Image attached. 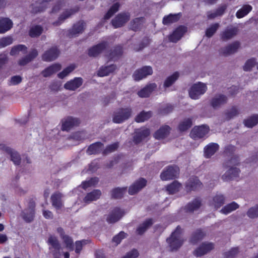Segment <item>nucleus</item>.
Wrapping results in <instances>:
<instances>
[{
	"label": "nucleus",
	"instance_id": "nucleus-14",
	"mask_svg": "<svg viewBox=\"0 0 258 258\" xmlns=\"http://www.w3.org/2000/svg\"><path fill=\"white\" fill-rule=\"evenodd\" d=\"M123 214L124 212L122 210L116 208L108 215L106 220L108 223H115L119 220Z\"/></svg>",
	"mask_w": 258,
	"mask_h": 258
},
{
	"label": "nucleus",
	"instance_id": "nucleus-57",
	"mask_svg": "<svg viewBox=\"0 0 258 258\" xmlns=\"http://www.w3.org/2000/svg\"><path fill=\"white\" fill-rule=\"evenodd\" d=\"M119 7V5L117 3L113 5L108 12L106 13V14L105 15L104 19L105 20L109 19L115 13H116L118 10Z\"/></svg>",
	"mask_w": 258,
	"mask_h": 258
},
{
	"label": "nucleus",
	"instance_id": "nucleus-60",
	"mask_svg": "<svg viewBox=\"0 0 258 258\" xmlns=\"http://www.w3.org/2000/svg\"><path fill=\"white\" fill-rule=\"evenodd\" d=\"M205 234L201 230H198L192 235L191 241L193 243L197 242L198 240L203 238Z\"/></svg>",
	"mask_w": 258,
	"mask_h": 258
},
{
	"label": "nucleus",
	"instance_id": "nucleus-31",
	"mask_svg": "<svg viewBox=\"0 0 258 258\" xmlns=\"http://www.w3.org/2000/svg\"><path fill=\"white\" fill-rule=\"evenodd\" d=\"M237 30L236 28L230 27H228L221 34V38L224 40H227L232 38L237 33Z\"/></svg>",
	"mask_w": 258,
	"mask_h": 258
},
{
	"label": "nucleus",
	"instance_id": "nucleus-44",
	"mask_svg": "<svg viewBox=\"0 0 258 258\" xmlns=\"http://www.w3.org/2000/svg\"><path fill=\"white\" fill-rule=\"evenodd\" d=\"M201 204V200L199 199H196L191 203H189L185 208L188 212H194L200 207Z\"/></svg>",
	"mask_w": 258,
	"mask_h": 258
},
{
	"label": "nucleus",
	"instance_id": "nucleus-54",
	"mask_svg": "<svg viewBox=\"0 0 258 258\" xmlns=\"http://www.w3.org/2000/svg\"><path fill=\"white\" fill-rule=\"evenodd\" d=\"M224 197L222 195H217L213 198L212 205L217 209L224 204Z\"/></svg>",
	"mask_w": 258,
	"mask_h": 258
},
{
	"label": "nucleus",
	"instance_id": "nucleus-59",
	"mask_svg": "<svg viewBox=\"0 0 258 258\" xmlns=\"http://www.w3.org/2000/svg\"><path fill=\"white\" fill-rule=\"evenodd\" d=\"M13 42V39L11 36L3 37L0 39V48L6 47L11 44Z\"/></svg>",
	"mask_w": 258,
	"mask_h": 258
},
{
	"label": "nucleus",
	"instance_id": "nucleus-15",
	"mask_svg": "<svg viewBox=\"0 0 258 258\" xmlns=\"http://www.w3.org/2000/svg\"><path fill=\"white\" fill-rule=\"evenodd\" d=\"M240 46V43L237 42L233 43L221 49L220 53L224 55H229L236 52Z\"/></svg>",
	"mask_w": 258,
	"mask_h": 258
},
{
	"label": "nucleus",
	"instance_id": "nucleus-49",
	"mask_svg": "<svg viewBox=\"0 0 258 258\" xmlns=\"http://www.w3.org/2000/svg\"><path fill=\"white\" fill-rule=\"evenodd\" d=\"M152 115V113L150 111L141 112L136 118V121L138 122H144L148 119Z\"/></svg>",
	"mask_w": 258,
	"mask_h": 258
},
{
	"label": "nucleus",
	"instance_id": "nucleus-45",
	"mask_svg": "<svg viewBox=\"0 0 258 258\" xmlns=\"http://www.w3.org/2000/svg\"><path fill=\"white\" fill-rule=\"evenodd\" d=\"M251 10L252 7L250 5L243 6L237 12L236 16L238 18H241L246 16Z\"/></svg>",
	"mask_w": 258,
	"mask_h": 258
},
{
	"label": "nucleus",
	"instance_id": "nucleus-27",
	"mask_svg": "<svg viewBox=\"0 0 258 258\" xmlns=\"http://www.w3.org/2000/svg\"><path fill=\"white\" fill-rule=\"evenodd\" d=\"M219 149V145L216 143H211L204 148V155L208 158L213 156Z\"/></svg>",
	"mask_w": 258,
	"mask_h": 258
},
{
	"label": "nucleus",
	"instance_id": "nucleus-24",
	"mask_svg": "<svg viewBox=\"0 0 258 258\" xmlns=\"http://www.w3.org/2000/svg\"><path fill=\"white\" fill-rule=\"evenodd\" d=\"M62 198L63 195L59 192H56L51 196L52 205L56 210H59L62 207Z\"/></svg>",
	"mask_w": 258,
	"mask_h": 258
},
{
	"label": "nucleus",
	"instance_id": "nucleus-37",
	"mask_svg": "<svg viewBox=\"0 0 258 258\" xmlns=\"http://www.w3.org/2000/svg\"><path fill=\"white\" fill-rule=\"evenodd\" d=\"M38 53L37 50L36 49H33L28 55H27L20 59L19 64L20 66H25L36 57Z\"/></svg>",
	"mask_w": 258,
	"mask_h": 258
},
{
	"label": "nucleus",
	"instance_id": "nucleus-7",
	"mask_svg": "<svg viewBox=\"0 0 258 258\" xmlns=\"http://www.w3.org/2000/svg\"><path fill=\"white\" fill-rule=\"evenodd\" d=\"M153 73L152 69L150 66H145L135 72L133 74V78L136 81H140Z\"/></svg>",
	"mask_w": 258,
	"mask_h": 258
},
{
	"label": "nucleus",
	"instance_id": "nucleus-58",
	"mask_svg": "<svg viewBox=\"0 0 258 258\" xmlns=\"http://www.w3.org/2000/svg\"><path fill=\"white\" fill-rule=\"evenodd\" d=\"M219 27V24L218 23L212 25L206 30V35L208 37H211L216 32Z\"/></svg>",
	"mask_w": 258,
	"mask_h": 258
},
{
	"label": "nucleus",
	"instance_id": "nucleus-17",
	"mask_svg": "<svg viewBox=\"0 0 258 258\" xmlns=\"http://www.w3.org/2000/svg\"><path fill=\"white\" fill-rule=\"evenodd\" d=\"M59 53L56 47H52L43 54L42 59L46 61H51L55 59L58 56Z\"/></svg>",
	"mask_w": 258,
	"mask_h": 258
},
{
	"label": "nucleus",
	"instance_id": "nucleus-30",
	"mask_svg": "<svg viewBox=\"0 0 258 258\" xmlns=\"http://www.w3.org/2000/svg\"><path fill=\"white\" fill-rule=\"evenodd\" d=\"M101 195V192L100 190L95 189L92 191L88 193L84 198V202L88 204L90 202L96 201L98 199Z\"/></svg>",
	"mask_w": 258,
	"mask_h": 258
},
{
	"label": "nucleus",
	"instance_id": "nucleus-12",
	"mask_svg": "<svg viewBox=\"0 0 258 258\" xmlns=\"http://www.w3.org/2000/svg\"><path fill=\"white\" fill-rule=\"evenodd\" d=\"M214 248V245L211 242L203 243L197 249H196L194 254L195 256L198 257L202 256Z\"/></svg>",
	"mask_w": 258,
	"mask_h": 258
},
{
	"label": "nucleus",
	"instance_id": "nucleus-5",
	"mask_svg": "<svg viewBox=\"0 0 258 258\" xmlns=\"http://www.w3.org/2000/svg\"><path fill=\"white\" fill-rule=\"evenodd\" d=\"M179 173V168L176 166H169L161 173L160 177L162 180H168L176 178Z\"/></svg>",
	"mask_w": 258,
	"mask_h": 258
},
{
	"label": "nucleus",
	"instance_id": "nucleus-63",
	"mask_svg": "<svg viewBox=\"0 0 258 258\" xmlns=\"http://www.w3.org/2000/svg\"><path fill=\"white\" fill-rule=\"evenodd\" d=\"M238 113V109L236 107H233L225 113L226 118L227 119H229L236 116Z\"/></svg>",
	"mask_w": 258,
	"mask_h": 258
},
{
	"label": "nucleus",
	"instance_id": "nucleus-41",
	"mask_svg": "<svg viewBox=\"0 0 258 258\" xmlns=\"http://www.w3.org/2000/svg\"><path fill=\"white\" fill-rule=\"evenodd\" d=\"M238 207V205L236 203L233 202L223 208L221 210V212L224 214L227 215L236 210Z\"/></svg>",
	"mask_w": 258,
	"mask_h": 258
},
{
	"label": "nucleus",
	"instance_id": "nucleus-53",
	"mask_svg": "<svg viewBox=\"0 0 258 258\" xmlns=\"http://www.w3.org/2000/svg\"><path fill=\"white\" fill-rule=\"evenodd\" d=\"M247 216L251 219L258 217V204L250 208L247 212Z\"/></svg>",
	"mask_w": 258,
	"mask_h": 258
},
{
	"label": "nucleus",
	"instance_id": "nucleus-42",
	"mask_svg": "<svg viewBox=\"0 0 258 258\" xmlns=\"http://www.w3.org/2000/svg\"><path fill=\"white\" fill-rule=\"evenodd\" d=\"M27 52V47L22 44H20L17 46H14L10 52L11 55H16L20 54L22 52V54H24Z\"/></svg>",
	"mask_w": 258,
	"mask_h": 258
},
{
	"label": "nucleus",
	"instance_id": "nucleus-3",
	"mask_svg": "<svg viewBox=\"0 0 258 258\" xmlns=\"http://www.w3.org/2000/svg\"><path fill=\"white\" fill-rule=\"evenodd\" d=\"M132 109L126 107L120 108L114 112L113 116V121L114 123H120L127 119L131 115Z\"/></svg>",
	"mask_w": 258,
	"mask_h": 258
},
{
	"label": "nucleus",
	"instance_id": "nucleus-16",
	"mask_svg": "<svg viewBox=\"0 0 258 258\" xmlns=\"http://www.w3.org/2000/svg\"><path fill=\"white\" fill-rule=\"evenodd\" d=\"M150 134V130L146 127L138 129L136 131V135L134 136V141L136 143H139L145 140Z\"/></svg>",
	"mask_w": 258,
	"mask_h": 258
},
{
	"label": "nucleus",
	"instance_id": "nucleus-56",
	"mask_svg": "<svg viewBox=\"0 0 258 258\" xmlns=\"http://www.w3.org/2000/svg\"><path fill=\"white\" fill-rule=\"evenodd\" d=\"M98 182V178L97 177H93L89 179L84 181L82 183V187L84 189H86L89 187H91L96 185Z\"/></svg>",
	"mask_w": 258,
	"mask_h": 258
},
{
	"label": "nucleus",
	"instance_id": "nucleus-52",
	"mask_svg": "<svg viewBox=\"0 0 258 258\" xmlns=\"http://www.w3.org/2000/svg\"><path fill=\"white\" fill-rule=\"evenodd\" d=\"M75 68L76 66L75 64H71L64 69L61 72L58 74L57 76L60 79H63L73 71Z\"/></svg>",
	"mask_w": 258,
	"mask_h": 258
},
{
	"label": "nucleus",
	"instance_id": "nucleus-2",
	"mask_svg": "<svg viewBox=\"0 0 258 258\" xmlns=\"http://www.w3.org/2000/svg\"><path fill=\"white\" fill-rule=\"evenodd\" d=\"M183 241L182 229L179 226H177L171 236L167 239V242L172 250L177 249L180 247Z\"/></svg>",
	"mask_w": 258,
	"mask_h": 258
},
{
	"label": "nucleus",
	"instance_id": "nucleus-35",
	"mask_svg": "<svg viewBox=\"0 0 258 258\" xmlns=\"http://www.w3.org/2000/svg\"><path fill=\"white\" fill-rule=\"evenodd\" d=\"M153 223L152 219H148L140 224L137 229V233L139 235L143 234Z\"/></svg>",
	"mask_w": 258,
	"mask_h": 258
},
{
	"label": "nucleus",
	"instance_id": "nucleus-55",
	"mask_svg": "<svg viewBox=\"0 0 258 258\" xmlns=\"http://www.w3.org/2000/svg\"><path fill=\"white\" fill-rule=\"evenodd\" d=\"M42 28L40 26L36 25L30 29L29 34L32 37H37L42 33Z\"/></svg>",
	"mask_w": 258,
	"mask_h": 258
},
{
	"label": "nucleus",
	"instance_id": "nucleus-18",
	"mask_svg": "<svg viewBox=\"0 0 258 258\" xmlns=\"http://www.w3.org/2000/svg\"><path fill=\"white\" fill-rule=\"evenodd\" d=\"M227 97L222 94L214 96L211 101V105L214 108H218L227 102Z\"/></svg>",
	"mask_w": 258,
	"mask_h": 258
},
{
	"label": "nucleus",
	"instance_id": "nucleus-20",
	"mask_svg": "<svg viewBox=\"0 0 258 258\" xmlns=\"http://www.w3.org/2000/svg\"><path fill=\"white\" fill-rule=\"evenodd\" d=\"M34 205L31 203L28 209L24 210L22 213V217L27 222H31L34 217Z\"/></svg>",
	"mask_w": 258,
	"mask_h": 258
},
{
	"label": "nucleus",
	"instance_id": "nucleus-61",
	"mask_svg": "<svg viewBox=\"0 0 258 258\" xmlns=\"http://www.w3.org/2000/svg\"><path fill=\"white\" fill-rule=\"evenodd\" d=\"M126 235L127 234L123 231L120 232L113 238V242L115 243V245H117L121 242L122 239L126 237Z\"/></svg>",
	"mask_w": 258,
	"mask_h": 258
},
{
	"label": "nucleus",
	"instance_id": "nucleus-8",
	"mask_svg": "<svg viewBox=\"0 0 258 258\" xmlns=\"http://www.w3.org/2000/svg\"><path fill=\"white\" fill-rule=\"evenodd\" d=\"M0 149L5 151L10 155L11 160L15 165L20 164L21 162L20 155L16 151L6 146L4 144H0Z\"/></svg>",
	"mask_w": 258,
	"mask_h": 258
},
{
	"label": "nucleus",
	"instance_id": "nucleus-19",
	"mask_svg": "<svg viewBox=\"0 0 258 258\" xmlns=\"http://www.w3.org/2000/svg\"><path fill=\"white\" fill-rule=\"evenodd\" d=\"M240 170L236 167H231L222 176L223 180L228 181L234 179L239 176Z\"/></svg>",
	"mask_w": 258,
	"mask_h": 258
},
{
	"label": "nucleus",
	"instance_id": "nucleus-26",
	"mask_svg": "<svg viewBox=\"0 0 258 258\" xmlns=\"http://www.w3.org/2000/svg\"><path fill=\"white\" fill-rule=\"evenodd\" d=\"M57 231L62 238L64 243L66 245V248L70 251L73 250L74 246L72 239L69 236L64 234L63 230L61 228H58Z\"/></svg>",
	"mask_w": 258,
	"mask_h": 258
},
{
	"label": "nucleus",
	"instance_id": "nucleus-47",
	"mask_svg": "<svg viewBox=\"0 0 258 258\" xmlns=\"http://www.w3.org/2000/svg\"><path fill=\"white\" fill-rule=\"evenodd\" d=\"M244 124L248 127H252L258 123V115H253L244 120Z\"/></svg>",
	"mask_w": 258,
	"mask_h": 258
},
{
	"label": "nucleus",
	"instance_id": "nucleus-21",
	"mask_svg": "<svg viewBox=\"0 0 258 258\" xmlns=\"http://www.w3.org/2000/svg\"><path fill=\"white\" fill-rule=\"evenodd\" d=\"M186 31V28L184 26L178 27L169 36V40L173 42H176L183 36Z\"/></svg>",
	"mask_w": 258,
	"mask_h": 258
},
{
	"label": "nucleus",
	"instance_id": "nucleus-4",
	"mask_svg": "<svg viewBox=\"0 0 258 258\" xmlns=\"http://www.w3.org/2000/svg\"><path fill=\"white\" fill-rule=\"evenodd\" d=\"M207 89L206 84L202 83H198L192 86L189 91L190 97L193 99H197L201 95L204 94Z\"/></svg>",
	"mask_w": 258,
	"mask_h": 258
},
{
	"label": "nucleus",
	"instance_id": "nucleus-6",
	"mask_svg": "<svg viewBox=\"0 0 258 258\" xmlns=\"http://www.w3.org/2000/svg\"><path fill=\"white\" fill-rule=\"evenodd\" d=\"M209 128L206 125L194 127L190 133V136L194 139L203 138L209 132Z\"/></svg>",
	"mask_w": 258,
	"mask_h": 258
},
{
	"label": "nucleus",
	"instance_id": "nucleus-29",
	"mask_svg": "<svg viewBox=\"0 0 258 258\" xmlns=\"http://www.w3.org/2000/svg\"><path fill=\"white\" fill-rule=\"evenodd\" d=\"M157 85L155 83H151L139 91L138 95L142 98L148 97L153 91L156 88Z\"/></svg>",
	"mask_w": 258,
	"mask_h": 258
},
{
	"label": "nucleus",
	"instance_id": "nucleus-48",
	"mask_svg": "<svg viewBox=\"0 0 258 258\" xmlns=\"http://www.w3.org/2000/svg\"><path fill=\"white\" fill-rule=\"evenodd\" d=\"M191 125V119L186 118L180 123L178 128L180 131L183 132L190 128Z\"/></svg>",
	"mask_w": 258,
	"mask_h": 258
},
{
	"label": "nucleus",
	"instance_id": "nucleus-28",
	"mask_svg": "<svg viewBox=\"0 0 258 258\" xmlns=\"http://www.w3.org/2000/svg\"><path fill=\"white\" fill-rule=\"evenodd\" d=\"M107 46L105 42H102L93 47L89 50L88 54L90 56H96L100 53Z\"/></svg>",
	"mask_w": 258,
	"mask_h": 258
},
{
	"label": "nucleus",
	"instance_id": "nucleus-43",
	"mask_svg": "<svg viewBox=\"0 0 258 258\" xmlns=\"http://www.w3.org/2000/svg\"><path fill=\"white\" fill-rule=\"evenodd\" d=\"M226 6L223 5L219 7L215 12H209L207 14L208 19H212L216 17L222 15L226 9Z\"/></svg>",
	"mask_w": 258,
	"mask_h": 258
},
{
	"label": "nucleus",
	"instance_id": "nucleus-23",
	"mask_svg": "<svg viewBox=\"0 0 258 258\" xmlns=\"http://www.w3.org/2000/svg\"><path fill=\"white\" fill-rule=\"evenodd\" d=\"M202 183L197 177L189 178L186 184V189L187 191L198 189L201 187Z\"/></svg>",
	"mask_w": 258,
	"mask_h": 258
},
{
	"label": "nucleus",
	"instance_id": "nucleus-62",
	"mask_svg": "<svg viewBox=\"0 0 258 258\" xmlns=\"http://www.w3.org/2000/svg\"><path fill=\"white\" fill-rule=\"evenodd\" d=\"M256 64V61L254 58H251L248 59L245 63L243 67L244 71H249Z\"/></svg>",
	"mask_w": 258,
	"mask_h": 258
},
{
	"label": "nucleus",
	"instance_id": "nucleus-39",
	"mask_svg": "<svg viewBox=\"0 0 258 258\" xmlns=\"http://www.w3.org/2000/svg\"><path fill=\"white\" fill-rule=\"evenodd\" d=\"M181 184L177 181H173L170 184L166 186V190L169 194H174L179 190L181 188Z\"/></svg>",
	"mask_w": 258,
	"mask_h": 258
},
{
	"label": "nucleus",
	"instance_id": "nucleus-51",
	"mask_svg": "<svg viewBox=\"0 0 258 258\" xmlns=\"http://www.w3.org/2000/svg\"><path fill=\"white\" fill-rule=\"evenodd\" d=\"M126 187H117L112 190L111 195L112 197L114 198H120L122 197V196L126 192Z\"/></svg>",
	"mask_w": 258,
	"mask_h": 258
},
{
	"label": "nucleus",
	"instance_id": "nucleus-36",
	"mask_svg": "<svg viewBox=\"0 0 258 258\" xmlns=\"http://www.w3.org/2000/svg\"><path fill=\"white\" fill-rule=\"evenodd\" d=\"M102 144L100 142H97L91 145L88 148L87 152L89 155L97 154L102 151Z\"/></svg>",
	"mask_w": 258,
	"mask_h": 258
},
{
	"label": "nucleus",
	"instance_id": "nucleus-25",
	"mask_svg": "<svg viewBox=\"0 0 258 258\" xmlns=\"http://www.w3.org/2000/svg\"><path fill=\"white\" fill-rule=\"evenodd\" d=\"M13 22L9 18L0 19V34H3L10 30L13 27Z\"/></svg>",
	"mask_w": 258,
	"mask_h": 258
},
{
	"label": "nucleus",
	"instance_id": "nucleus-34",
	"mask_svg": "<svg viewBox=\"0 0 258 258\" xmlns=\"http://www.w3.org/2000/svg\"><path fill=\"white\" fill-rule=\"evenodd\" d=\"M170 128L168 125L162 126L154 134V137L157 139H161L165 138L169 133Z\"/></svg>",
	"mask_w": 258,
	"mask_h": 258
},
{
	"label": "nucleus",
	"instance_id": "nucleus-10",
	"mask_svg": "<svg viewBox=\"0 0 258 258\" xmlns=\"http://www.w3.org/2000/svg\"><path fill=\"white\" fill-rule=\"evenodd\" d=\"M147 184V180L141 178L136 180L128 188V194L131 195H134L139 192L144 188Z\"/></svg>",
	"mask_w": 258,
	"mask_h": 258
},
{
	"label": "nucleus",
	"instance_id": "nucleus-1",
	"mask_svg": "<svg viewBox=\"0 0 258 258\" xmlns=\"http://www.w3.org/2000/svg\"><path fill=\"white\" fill-rule=\"evenodd\" d=\"M50 252L53 255L54 258H69L68 252L62 251L57 238L50 235L47 240Z\"/></svg>",
	"mask_w": 258,
	"mask_h": 258
},
{
	"label": "nucleus",
	"instance_id": "nucleus-13",
	"mask_svg": "<svg viewBox=\"0 0 258 258\" xmlns=\"http://www.w3.org/2000/svg\"><path fill=\"white\" fill-rule=\"evenodd\" d=\"M83 79L80 77L75 78L74 79L68 81L64 85V88L68 90L75 91L83 84Z\"/></svg>",
	"mask_w": 258,
	"mask_h": 258
},
{
	"label": "nucleus",
	"instance_id": "nucleus-22",
	"mask_svg": "<svg viewBox=\"0 0 258 258\" xmlns=\"http://www.w3.org/2000/svg\"><path fill=\"white\" fill-rule=\"evenodd\" d=\"M61 68L60 64L54 63L42 71L41 74L44 77H48L59 71Z\"/></svg>",
	"mask_w": 258,
	"mask_h": 258
},
{
	"label": "nucleus",
	"instance_id": "nucleus-33",
	"mask_svg": "<svg viewBox=\"0 0 258 258\" xmlns=\"http://www.w3.org/2000/svg\"><path fill=\"white\" fill-rule=\"evenodd\" d=\"M116 69L113 64L102 66L98 72V75L100 77H104L108 75L113 72Z\"/></svg>",
	"mask_w": 258,
	"mask_h": 258
},
{
	"label": "nucleus",
	"instance_id": "nucleus-40",
	"mask_svg": "<svg viewBox=\"0 0 258 258\" xmlns=\"http://www.w3.org/2000/svg\"><path fill=\"white\" fill-rule=\"evenodd\" d=\"M179 74L177 72H175L171 76L168 77L165 81L163 87L166 90V88L171 86L178 79Z\"/></svg>",
	"mask_w": 258,
	"mask_h": 258
},
{
	"label": "nucleus",
	"instance_id": "nucleus-50",
	"mask_svg": "<svg viewBox=\"0 0 258 258\" xmlns=\"http://www.w3.org/2000/svg\"><path fill=\"white\" fill-rule=\"evenodd\" d=\"M144 19L143 18H137L134 19L131 22V28L133 30H137L138 29L141 25L143 23Z\"/></svg>",
	"mask_w": 258,
	"mask_h": 258
},
{
	"label": "nucleus",
	"instance_id": "nucleus-32",
	"mask_svg": "<svg viewBox=\"0 0 258 258\" xmlns=\"http://www.w3.org/2000/svg\"><path fill=\"white\" fill-rule=\"evenodd\" d=\"M85 23L80 21L75 24L70 31V36H75L76 35L81 33L84 29Z\"/></svg>",
	"mask_w": 258,
	"mask_h": 258
},
{
	"label": "nucleus",
	"instance_id": "nucleus-11",
	"mask_svg": "<svg viewBox=\"0 0 258 258\" xmlns=\"http://www.w3.org/2000/svg\"><path fill=\"white\" fill-rule=\"evenodd\" d=\"M80 122L78 118L71 116L67 117L62 120L61 129L62 131H69L73 127L78 125Z\"/></svg>",
	"mask_w": 258,
	"mask_h": 258
},
{
	"label": "nucleus",
	"instance_id": "nucleus-64",
	"mask_svg": "<svg viewBox=\"0 0 258 258\" xmlns=\"http://www.w3.org/2000/svg\"><path fill=\"white\" fill-rule=\"evenodd\" d=\"M22 79L20 76H14L11 78L9 82L10 85H16L22 82Z\"/></svg>",
	"mask_w": 258,
	"mask_h": 258
},
{
	"label": "nucleus",
	"instance_id": "nucleus-38",
	"mask_svg": "<svg viewBox=\"0 0 258 258\" xmlns=\"http://www.w3.org/2000/svg\"><path fill=\"white\" fill-rule=\"evenodd\" d=\"M180 17V14H170L165 16L163 19V23L164 25H168L177 21Z\"/></svg>",
	"mask_w": 258,
	"mask_h": 258
},
{
	"label": "nucleus",
	"instance_id": "nucleus-46",
	"mask_svg": "<svg viewBox=\"0 0 258 258\" xmlns=\"http://www.w3.org/2000/svg\"><path fill=\"white\" fill-rule=\"evenodd\" d=\"M75 11L73 10H69L65 11L59 17L58 20L57 22L54 23V24L55 25H58L61 24L64 20L69 18L70 16H71L73 14L75 13Z\"/></svg>",
	"mask_w": 258,
	"mask_h": 258
},
{
	"label": "nucleus",
	"instance_id": "nucleus-9",
	"mask_svg": "<svg viewBox=\"0 0 258 258\" xmlns=\"http://www.w3.org/2000/svg\"><path fill=\"white\" fill-rule=\"evenodd\" d=\"M130 18L128 13H123L118 14L112 20V25L114 28H118L123 26Z\"/></svg>",
	"mask_w": 258,
	"mask_h": 258
}]
</instances>
